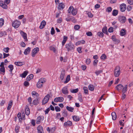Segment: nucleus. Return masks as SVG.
I'll use <instances>...</instances> for the list:
<instances>
[{"mask_svg": "<svg viewBox=\"0 0 133 133\" xmlns=\"http://www.w3.org/2000/svg\"><path fill=\"white\" fill-rule=\"evenodd\" d=\"M20 34L21 36L25 40V41H27L28 39L27 37V34L22 31H21V32Z\"/></svg>", "mask_w": 133, "mask_h": 133, "instance_id": "10", "label": "nucleus"}, {"mask_svg": "<svg viewBox=\"0 0 133 133\" xmlns=\"http://www.w3.org/2000/svg\"><path fill=\"white\" fill-rule=\"evenodd\" d=\"M107 58L106 55L104 54H103L101 57V58L102 59H105Z\"/></svg>", "mask_w": 133, "mask_h": 133, "instance_id": "49", "label": "nucleus"}, {"mask_svg": "<svg viewBox=\"0 0 133 133\" xmlns=\"http://www.w3.org/2000/svg\"><path fill=\"white\" fill-rule=\"evenodd\" d=\"M114 75L116 77H118L120 74V68L119 66H116L114 70Z\"/></svg>", "mask_w": 133, "mask_h": 133, "instance_id": "3", "label": "nucleus"}, {"mask_svg": "<svg viewBox=\"0 0 133 133\" xmlns=\"http://www.w3.org/2000/svg\"><path fill=\"white\" fill-rule=\"evenodd\" d=\"M118 10L114 9L113 10L112 12V15L114 16H116L118 14Z\"/></svg>", "mask_w": 133, "mask_h": 133, "instance_id": "31", "label": "nucleus"}, {"mask_svg": "<svg viewBox=\"0 0 133 133\" xmlns=\"http://www.w3.org/2000/svg\"><path fill=\"white\" fill-rule=\"evenodd\" d=\"M111 115L112 119L114 120H115L116 118V115L115 112H112L111 113Z\"/></svg>", "mask_w": 133, "mask_h": 133, "instance_id": "30", "label": "nucleus"}, {"mask_svg": "<svg viewBox=\"0 0 133 133\" xmlns=\"http://www.w3.org/2000/svg\"><path fill=\"white\" fill-rule=\"evenodd\" d=\"M68 39V37L65 36H64L63 37V40L62 42V46L64 45V44L65 43L66 41Z\"/></svg>", "mask_w": 133, "mask_h": 133, "instance_id": "25", "label": "nucleus"}, {"mask_svg": "<svg viewBox=\"0 0 133 133\" xmlns=\"http://www.w3.org/2000/svg\"><path fill=\"white\" fill-rule=\"evenodd\" d=\"M72 124V123L71 121H68L64 123V125L65 127H66L68 126H71Z\"/></svg>", "mask_w": 133, "mask_h": 133, "instance_id": "12", "label": "nucleus"}, {"mask_svg": "<svg viewBox=\"0 0 133 133\" xmlns=\"http://www.w3.org/2000/svg\"><path fill=\"white\" fill-rule=\"evenodd\" d=\"M1 7L4 9H6L8 8V6L6 4H4Z\"/></svg>", "mask_w": 133, "mask_h": 133, "instance_id": "63", "label": "nucleus"}, {"mask_svg": "<svg viewBox=\"0 0 133 133\" xmlns=\"http://www.w3.org/2000/svg\"><path fill=\"white\" fill-rule=\"evenodd\" d=\"M9 48L8 47H6L4 48L3 49V51L6 53H8L9 52Z\"/></svg>", "mask_w": 133, "mask_h": 133, "instance_id": "46", "label": "nucleus"}, {"mask_svg": "<svg viewBox=\"0 0 133 133\" xmlns=\"http://www.w3.org/2000/svg\"><path fill=\"white\" fill-rule=\"evenodd\" d=\"M70 80V76L69 75H68L66 77V80L64 82V83H67Z\"/></svg>", "mask_w": 133, "mask_h": 133, "instance_id": "36", "label": "nucleus"}, {"mask_svg": "<svg viewBox=\"0 0 133 133\" xmlns=\"http://www.w3.org/2000/svg\"><path fill=\"white\" fill-rule=\"evenodd\" d=\"M80 28V26L78 25H76L74 26V28L76 30H78Z\"/></svg>", "mask_w": 133, "mask_h": 133, "instance_id": "56", "label": "nucleus"}, {"mask_svg": "<svg viewBox=\"0 0 133 133\" xmlns=\"http://www.w3.org/2000/svg\"><path fill=\"white\" fill-rule=\"evenodd\" d=\"M87 35L88 36H91L92 35V34L91 32L88 31L86 33Z\"/></svg>", "mask_w": 133, "mask_h": 133, "instance_id": "51", "label": "nucleus"}, {"mask_svg": "<svg viewBox=\"0 0 133 133\" xmlns=\"http://www.w3.org/2000/svg\"><path fill=\"white\" fill-rule=\"evenodd\" d=\"M82 48L81 47H79L77 48V50L78 52L79 53H81L82 52V51L81 50Z\"/></svg>", "mask_w": 133, "mask_h": 133, "instance_id": "57", "label": "nucleus"}, {"mask_svg": "<svg viewBox=\"0 0 133 133\" xmlns=\"http://www.w3.org/2000/svg\"><path fill=\"white\" fill-rule=\"evenodd\" d=\"M50 95L48 94L47 95L43 98L42 101V105H44L47 103L49 100Z\"/></svg>", "mask_w": 133, "mask_h": 133, "instance_id": "5", "label": "nucleus"}, {"mask_svg": "<svg viewBox=\"0 0 133 133\" xmlns=\"http://www.w3.org/2000/svg\"><path fill=\"white\" fill-rule=\"evenodd\" d=\"M25 119V116L24 113L22 114L21 118V120L22 119L23 120H24Z\"/></svg>", "mask_w": 133, "mask_h": 133, "instance_id": "62", "label": "nucleus"}, {"mask_svg": "<svg viewBox=\"0 0 133 133\" xmlns=\"http://www.w3.org/2000/svg\"><path fill=\"white\" fill-rule=\"evenodd\" d=\"M72 118L74 121L76 122L79 121L80 119V118L79 116L76 115H74L72 116Z\"/></svg>", "mask_w": 133, "mask_h": 133, "instance_id": "17", "label": "nucleus"}, {"mask_svg": "<svg viewBox=\"0 0 133 133\" xmlns=\"http://www.w3.org/2000/svg\"><path fill=\"white\" fill-rule=\"evenodd\" d=\"M87 14L88 15V16L89 17L92 18L93 16V15L90 12H88Z\"/></svg>", "mask_w": 133, "mask_h": 133, "instance_id": "64", "label": "nucleus"}, {"mask_svg": "<svg viewBox=\"0 0 133 133\" xmlns=\"http://www.w3.org/2000/svg\"><path fill=\"white\" fill-rule=\"evenodd\" d=\"M8 68H9L10 70H9L10 72H12V70L14 69V66L12 64H10L8 66Z\"/></svg>", "mask_w": 133, "mask_h": 133, "instance_id": "38", "label": "nucleus"}, {"mask_svg": "<svg viewBox=\"0 0 133 133\" xmlns=\"http://www.w3.org/2000/svg\"><path fill=\"white\" fill-rule=\"evenodd\" d=\"M118 20L121 23L123 24L126 21V18L124 16H120L118 18Z\"/></svg>", "mask_w": 133, "mask_h": 133, "instance_id": "6", "label": "nucleus"}, {"mask_svg": "<svg viewBox=\"0 0 133 133\" xmlns=\"http://www.w3.org/2000/svg\"><path fill=\"white\" fill-rule=\"evenodd\" d=\"M31 94L32 96L35 98H38V97L39 96L38 94L34 91H32Z\"/></svg>", "mask_w": 133, "mask_h": 133, "instance_id": "16", "label": "nucleus"}, {"mask_svg": "<svg viewBox=\"0 0 133 133\" xmlns=\"http://www.w3.org/2000/svg\"><path fill=\"white\" fill-rule=\"evenodd\" d=\"M108 31L109 32H112L113 31V28L112 27H110L108 29Z\"/></svg>", "mask_w": 133, "mask_h": 133, "instance_id": "55", "label": "nucleus"}, {"mask_svg": "<svg viewBox=\"0 0 133 133\" xmlns=\"http://www.w3.org/2000/svg\"><path fill=\"white\" fill-rule=\"evenodd\" d=\"M71 12L73 15H75L77 13V10L76 9H74L73 8L72 9V11Z\"/></svg>", "mask_w": 133, "mask_h": 133, "instance_id": "34", "label": "nucleus"}, {"mask_svg": "<svg viewBox=\"0 0 133 133\" xmlns=\"http://www.w3.org/2000/svg\"><path fill=\"white\" fill-rule=\"evenodd\" d=\"M41 79H39L37 84V86L38 88H40L42 87L43 84Z\"/></svg>", "mask_w": 133, "mask_h": 133, "instance_id": "19", "label": "nucleus"}, {"mask_svg": "<svg viewBox=\"0 0 133 133\" xmlns=\"http://www.w3.org/2000/svg\"><path fill=\"white\" fill-rule=\"evenodd\" d=\"M12 105V101H10L9 103L8 104V107L7 109L8 110H10Z\"/></svg>", "mask_w": 133, "mask_h": 133, "instance_id": "27", "label": "nucleus"}, {"mask_svg": "<svg viewBox=\"0 0 133 133\" xmlns=\"http://www.w3.org/2000/svg\"><path fill=\"white\" fill-rule=\"evenodd\" d=\"M42 120V118L41 116L38 117L36 119V123L38 124H40Z\"/></svg>", "mask_w": 133, "mask_h": 133, "instance_id": "26", "label": "nucleus"}, {"mask_svg": "<svg viewBox=\"0 0 133 133\" xmlns=\"http://www.w3.org/2000/svg\"><path fill=\"white\" fill-rule=\"evenodd\" d=\"M73 6H70L68 10V13H70L72 11V9H73Z\"/></svg>", "mask_w": 133, "mask_h": 133, "instance_id": "45", "label": "nucleus"}, {"mask_svg": "<svg viewBox=\"0 0 133 133\" xmlns=\"http://www.w3.org/2000/svg\"><path fill=\"white\" fill-rule=\"evenodd\" d=\"M4 19L2 18L0 19V27L2 26L4 24Z\"/></svg>", "mask_w": 133, "mask_h": 133, "instance_id": "41", "label": "nucleus"}, {"mask_svg": "<svg viewBox=\"0 0 133 133\" xmlns=\"http://www.w3.org/2000/svg\"><path fill=\"white\" fill-rule=\"evenodd\" d=\"M91 62L90 59L89 58H88L86 60V63L88 65Z\"/></svg>", "mask_w": 133, "mask_h": 133, "instance_id": "53", "label": "nucleus"}, {"mask_svg": "<svg viewBox=\"0 0 133 133\" xmlns=\"http://www.w3.org/2000/svg\"><path fill=\"white\" fill-rule=\"evenodd\" d=\"M25 113L27 115H28L30 114V110L29 108L27 105H26L25 108Z\"/></svg>", "mask_w": 133, "mask_h": 133, "instance_id": "18", "label": "nucleus"}, {"mask_svg": "<svg viewBox=\"0 0 133 133\" xmlns=\"http://www.w3.org/2000/svg\"><path fill=\"white\" fill-rule=\"evenodd\" d=\"M65 48L66 50L68 51H74L75 49V46L71 42H69L66 44L65 45Z\"/></svg>", "mask_w": 133, "mask_h": 133, "instance_id": "2", "label": "nucleus"}, {"mask_svg": "<svg viewBox=\"0 0 133 133\" xmlns=\"http://www.w3.org/2000/svg\"><path fill=\"white\" fill-rule=\"evenodd\" d=\"M88 88L91 91H92L94 89V87L93 85H89L88 86Z\"/></svg>", "mask_w": 133, "mask_h": 133, "instance_id": "35", "label": "nucleus"}, {"mask_svg": "<svg viewBox=\"0 0 133 133\" xmlns=\"http://www.w3.org/2000/svg\"><path fill=\"white\" fill-rule=\"evenodd\" d=\"M98 62V61L97 59H95L93 62V65L94 66H97V63Z\"/></svg>", "mask_w": 133, "mask_h": 133, "instance_id": "43", "label": "nucleus"}, {"mask_svg": "<svg viewBox=\"0 0 133 133\" xmlns=\"http://www.w3.org/2000/svg\"><path fill=\"white\" fill-rule=\"evenodd\" d=\"M28 102L29 103L30 105H31V104H32V99L31 97H29V98L28 99Z\"/></svg>", "mask_w": 133, "mask_h": 133, "instance_id": "58", "label": "nucleus"}, {"mask_svg": "<svg viewBox=\"0 0 133 133\" xmlns=\"http://www.w3.org/2000/svg\"><path fill=\"white\" fill-rule=\"evenodd\" d=\"M73 19V20H75L74 17L72 16H70V15H68V17L65 19V20L67 22H70L71 20Z\"/></svg>", "mask_w": 133, "mask_h": 133, "instance_id": "15", "label": "nucleus"}, {"mask_svg": "<svg viewBox=\"0 0 133 133\" xmlns=\"http://www.w3.org/2000/svg\"><path fill=\"white\" fill-rule=\"evenodd\" d=\"M19 127L17 125L15 127V131L16 132H19Z\"/></svg>", "mask_w": 133, "mask_h": 133, "instance_id": "47", "label": "nucleus"}, {"mask_svg": "<svg viewBox=\"0 0 133 133\" xmlns=\"http://www.w3.org/2000/svg\"><path fill=\"white\" fill-rule=\"evenodd\" d=\"M28 71H26L23 72L22 74L20 75V76L22 78H25L27 75Z\"/></svg>", "mask_w": 133, "mask_h": 133, "instance_id": "23", "label": "nucleus"}, {"mask_svg": "<svg viewBox=\"0 0 133 133\" xmlns=\"http://www.w3.org/2000/svg\"><path fill=\"white\" fill-rule=\"evenodd\" d=\"M128 85H126L124 87L121 84H118L115 88L116 90L119 91H122L123 93H125L127 90Z\"/></svg>", "mask_w": 133, "mask_h": 133, "instance_id": "1", "label": "nucleus"}, {"mask_svg": "<svg viewBox=\"0 0 133 133\" xmlns=\"http://www.w3.org/2000/svg\"><path fill=\"white\" fill-rule=\"evenodd\" d=\"M64 100L63 98L62 97H57L55 98L54 99V101L55 102H62Z\"/></svg>", "mask_w": 133, "mask_h": 133, "instance_id": "7", "label": "nucleus"}, {"mask_svg": "<svg viewBox=\"0 0 133 133\" xmlns=\"http://www.w3.org/2000/svg\"><path fill=\"white\" fill-rule=\"evenodd\" d=\"M112 10V9L111 7H108L107 9V11L108 12H110Z\"/></svg>", "mask_w": 133, "mask_h": 133, "instance_id": "52", "label": "nucleus"}, {"mask_svg": "<svg viewBox=\"0 0 133 133\" xmlns=\"http://www.w3.org/2000/svg\"><path fill=\"white\" fill-rule=\"evenodd\" d=\"M102 31L105 34L107 35L108 34V33L107 27H104L102 29Z\"/></svg>", "mask_w": 133, "mask_h": 133, "instance_id": "29", "label": "nucleus"}, {"mask_svg": "<svg viewBox=\"0 0 133 133\" xmlns=\"http://www.w3.org/2000/svg\"><path fill=\"white\" fill-rule=\"evenodd\" d=\"M38 133H44L43 127L42 126L39 125L37 128Z\"/></svg>", "mask_w": 133, "mask_h": 133, "instance_id": "13", "label": "nucleus"}, {"mask_svg": "<svg viewBox=\"0 0 133 133\" xmlns=\"http://www.w3.org/2000/svg\"><path fill=\"white\" fill-rule=\"evenodd\" d=\"M103 72V70H98L96 71L95 72V73L96 74V75L98 76L101 73H102Z\"/></svg>", "mask_w": 133, "mask_h": 133, "instance_id": "42", "label": "nucleus"}, {"mask_svg": "<svg viewBox=\"0 0 133 133\" xmlns=\"http://www.w3.org/2000/svg\"><path fill=\"white\" fill-rule=\"evenodd\" d=\"M66 109L69 111L71 112H73L74 110V108L72 107L67 106L66 107Z\"/></svg>", "mask_w": 133, "mask_h": 133, "instance_id": "24", "label": "nucleus"}, {"mask_svg": "<svg viewBox=\"0 0 133 133\" xmlns=\"http://www.w3.org/2000/svg\"><path fill=\"white\" fill-rule=\"evenodd\" d=\"M46 24V22L44 21H43L41 23V25L39 27L40 29H42L43 28Z\"/></svg>", "mask_w": 133, "mask_h": 133, "instance_id": "14", "label": "nucleus"}, {"mask_svg": "<svg viewBox=\"0 0 133 133\" xmlns=\"http://www.w3.org/2000/svg\"><path fill=\"white\" fill-rule=\"evenodd\" d=\"M126 5L124 3H123L121 4L119 6L120 10L121 11L123 12L126 9Z\"/></svg>", "mask_w": 133, "mask_h": 133, "instance_id": "9", "label": "nucleus"}, {"mask_svg": "<svg viewBox=\"0 0 133 133\" xmlns=\"http://www.w3.org/2000/svg\"><path fill=\"white\" fill-rule=\"evenodd\" d=\"M126 34L125 30L124 29H122L120 32V35L122 36H124Z\"/></svg>", "mask_w": 133, "mask_h": 133, "instance_id": "28", "label": "nucleus"}, {"mask_svg": "<svg viewBox=\"0 0 133 133\" xmlns=\"http://www.w3.org/2000/svg\"><path fill=\"white\" fill-rule=\"evenodd\" d=\"M65 75V71L64 70L62 71L60 76V78L61 80H63L64 77Z\"/></svg>", "mask_w": 133, "mask_h": 133, "instance_id": "20", "label": "nucleus"}, {"mask_svg": "<svg viewBox=\"0 0 133 133\" xmlns=\"http://www.w3.org/2000/svg\"><path fill=\"white\" fill-rule=\"evenodd\" d=\"M78 89L77 88L75 89H71L70 91L72 93H76L78 92Z\"/></svg>", "mask_w": 133, "mask_h": 133, "instance_id": "40", "label": "nucleus"}, {"mask_svg": "<svg viewBox=\"0 0 133 133\" xmlns=\"http://www.w3.org/2000/svg\"><path fill=\"white\" fill-rule=\"evenodd\" d=\"M132 6L130 5H129L127 6V9L128 11H129L132 9Z\"/></svg>", "mask_w": 133, "mask_h": 133, "instance_id": "50", "label": "nucleus"}, {"mask_svg": "<svg viewBox=\"0 0 133 133\" xmlns=\"http://www.w3.org/2000/svg\"><path fill=\"white\" fill-rule=\"evenodd\" d=\"M62 114L63 116L65 117H66L68 116L67 112L65 110H64Z\"/></svg>", "mask_w": 133, "mask_h": 133, "instance_id": "44", "label": "nucleus"}, {"mask_svg": "<svg viewBox=\"0 0 133 133\" xmlns=\"http://www.w3.org/2000/svg\"><path fill=\"white\" fill-rule=\"evenodd\" d=\"M50 108H49L47 109H46V110L44 111L45 115L48 114L49 112L50 111Z\"/></svg>", "mask_w": 133, "mask_h": 133, "instance_id": "60", "label": "nucleus"}, {"mask_svg": "<svg viewBox=\"0 0 133 133\" xmlns=\"http://www.w3.org/2000/svg\"><path fill=\"white\" fill-rule=\"evenodd\" d=\"M127 1L130 4H133V0H127Z\"/></svg>", "mask_w": 133, "mask_h": 133, "instance_id": "59", "label": "nucleus"}, {"mask_svg": "<svg viewBox=\"0 0 133 133\" xmlns=\"http://www.w3.org/2000/svg\"><path fill=\"white\" fill-rule=\"evenodd\" d=\"M84 90V93L86 94H89L88 90V88L85 87H84L83 88Z\"/></svg>", "mask_w": 133, "mask_h": 133, "instance_id": "32", "label": "nucleus"}, {"mask_svg": "<svg viewBox=\"0 0 133 133\" xmlns=\"http://www.w3.org/2000/svg\"><path fill=\"white\" fill-rule=\"evenodd\" d=\"M97 35L99 36L101 38H102L103 37L104 34L101 31H99L97 33Z\"/></svg>", "mask_w": 133, "mask_h": 133, "instance_id": "37", "label": "nucleus"}, {"mask_svg": "<svg viewBox=\"0 0 133 133\" xmlns=\"http://www.w3.org/2000/svg\"><path fill=\"white\" fill-rule=\"evenodd\" d=\"M39 103L38 99L34 100L32 102V104L34 105H37Z\"/></svg>", "mask_w": 133, "mask_h": 133, "instance_id": "33", "label": "nucleus"}, {"mask_svg": "<svg viewBox=\"0 0 133 133\" xmlns=\"http://www.w3.org/2000/svg\"><path fill=\"white\" fill-rule=\"evenodd\" d=\"M39 50V48L38 47L34 48L32 51V57H35L36 53L38 52Z\"/></svg>", "mask_w": 133, "mask_h": 133, "instance_id": "8", "label": "nucleus"}, {"mask_svg": "<svg viewBox=\"0 0 133 133\" xmlns=\"http://www.w3.org/2000/svg\"><path fill=\"white\" fill-rule=\"evenodd\" d=\"M3 58H5L10 55L9 54H6L5 53H3Z\"/></svg>", "mask_w": 133, "mask_h": 133, "instance_id": "54", "label": "nucleus"}, {"mask_svg": "<svg viewBox=\"0 0 133 133\" xmlns=\"http://www.w3.org/2000/svg\"><path fill=\"white\" fill-rule=\"evenodd\" d=\"M55 109L56 112L60 111H61V109L58 106L55 107Z\"/></svg>", "mask_w": 133, "mask_h": 133, "instance_id": "48", "label": "nucleus"}, {"mask_svg": "<svg viewBox=\"0 0 133 133\" xmlns=\"http://www.w3.org/2000/svg\"><path fill=\"white\" fill-rule=\"evenodd\" d=\"M20 24V22L17 20L14 21L12 23V26L15 29L18 28Z\"/></svg>", "mask_w": 133, "mask_h": 133, "instance_id": "4", "label": "nucleus"}, {"mask_svg": "<svg viewBox=\"0 0 133 133\" xmlns=\"http://www.w3.org/2000/svg\"><path fill=\"white\" fill-rule=\"evenodd\" d=\"M24 84L25 86L27 87L29 85V83L27 81H25L24 82Z\"/></svg>", "mask_w": 133, "mask_h": 133, "instance_id": "61", "label": "nucleus"}, {"mask_svg": "<svg viewBox=\"0 0 133 133\" xmlns=\"http://www.w3.org/2000/svg\"><path fill=\"white\" fill-rule=\"evenodd\" d=\"M15 64L16 65L19 66H21L23 65L22 63L20 62H15Z\"/></svg>", "mask_w": 133, "mask_h": 133, "instance_id": "39", "label": "nucleus"}, {"mask_svg": "<svg viewBox=\"0 0 133 133\" xmlns=\"http://www.w3.org/2000/svg\"><path fill=\"white\" fill-rule=\"evenodd\" d=\"M30 50L31 48L28 47L26 49H25L24 53L25 55H26L29 54Z\"/></svg>", "mask_w": 133, "mask_h": 133, "instance_id": "22", "label": "nucleus"}, {"mask_svg": "<svg viewBox=\"0 0 133 133\" xmlns=\"http://www.w3.org/2000/svg\"><path fill=\"white\" fill-rule=\"evenodd\" d=\"M62 92L64 94L67 95L68 93L67 87H64L62 89Z\"/></svg>", "mask_w": 133, "mask_h": 133, "instance_id": "11", "label": "nucleus"}, {"mask_svg": "<svg viewBox=\"0 0 133 133\" xmlns=\"http://www.w3.org/2000/svg\"><path fill=\"white\" fill-rule=\"evenodd\" d=\"M64 4L62 3L59 4L58 9V10H61L63 9L64 8Z\"/></svg>", "mask_w": 133, "mask_h": 133, "instance_id": "21", "label": "nucleus"}]
</instances>
